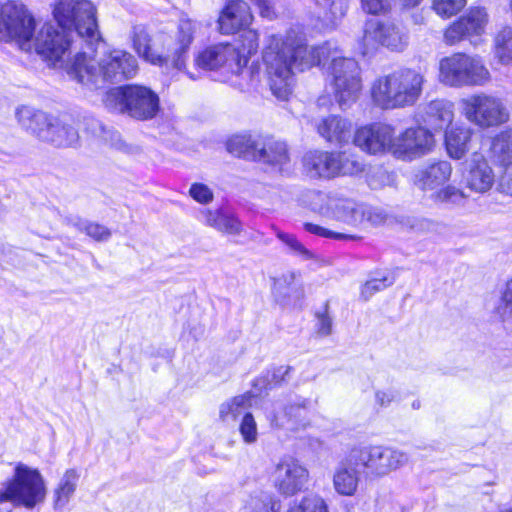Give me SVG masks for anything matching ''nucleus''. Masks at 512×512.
I'll list each match as a JSON object with an SVG mask.
<instances>
[{
  "label": "nucleus",
  "instance_id": "f257e3e1",
  "mask_svg": "<svg viewBox=\"0 0 512 512\" xmlns=\"http://www.w3.org/2000/svg\"><path fill=\"white\" fill-rule=\"evenodd\" d=\"M57 25L44 23L36 28L32 14L22 4L0 6V41H14L21 50H35L52 65L62 62L75 37L93 45L101 40L96 8L89 0H57L53 9Z\"/></svg>",
  "mask_w": 512,
  "mask_h": 512
},
{
  "label": "nucleus",
  "instance_id": "f03ea898",
  "mask_svg": "<svg viewBox=\"0 0 512 512\" xmlns=\"http://www.w3.org/2000/svg\"><path fill=\"white\" fill-rule=\"evenodd\" d=\"M331 60L329 71L334 93L340 106L355 102L361 91L360 67L353 58L343 57L336 46L325 43L308 47L292 32L269 34L264 38L262 62L273 95L288 100L296 72Z\"/></svg>",
  "mask_w": 512,
  "mask_h": 512
},
{
  "label": "nucleus",
  "instance_id": "7ed1b4c3",
  "mask_svg": "<svg viewBox=\"0 0 512 512\" xmlns=\"http://www.w3.org/2000/svg\"><path fill=\"white\" fill-rule=\"evenodd\" d=\"M102 39L93 45H86L91 53H77L67 65V73L84 85L101 87L108 82H119L136 74L137 61L128 52L120 49L103 52L98 56L94 45H100Z\"/></svg>",
  "mask_w": 512,
  "mask_h": 512
},
{
  "label": "nucleus",
  "instance_id": "20e7f679",
  "mask_svg": "<svg viewBox=\"0 0 512 512\" xmlns=\"http://www.w3.org/2000/svg\"><path fill=\"white\" fill-rule=\"evenodd\" d=\"M47 487L41 473L24 463H17L12 476L0 483V511L11 512L7 503L33 510L44 503Z\"/></svg>",
  "mask_w": 512,
  "mask_h": 512
},
{
  "label": "nucleus",
  "instance_id": "39448f33",
  "mask_svg": "<svg viewBox=\"0 0 512 512\" xmlns=\"http://www.w3.org/2000/svg\"><path fill=\"white\" fill-rule=\"evenodd\" d=\"M424 82L421 72L410 68L399 69L374 82L372 98L385 109L412 106L419 100Z\"/></svg>",
  "mask_w": 512,
  "mask_h": 512
},
{
  "label": "nucleus",
  "instance_id": "423d86ee",
  "mask_svg": "<svg viewBox=\"0 0 512 512\" xmlns=\"http://www.w3.org/2000/svg\"><path fill=\"white\" fill-rule=\"evenodd\" d=\"M490 78V72L479 56L454 53L439 63V79L450 87L484 86Z\"/></svg>",
  "mask_w": 512,
  "mask_h": 512
},
{
  "label": "nucleus",
  "instance_id": "0eeeda50",
  "mask_svg": "<svg viewBox=\"0 0 512 512\" xmlns=\"http://www.w3.org/2000/svg\"><path fill=\"white\" fill-rule=\"evenodd\" d=\"M351 464L360 466L369 478H382L405 466L409 457L397 448L380 445L354 447L349 452Z\"/></svg>",
  "mask_w": 512,
  "mask_h": 512
},
{
  "label": "nucleus",
  "instance_id": "6e6552de",
  "mask_svg": "<svg viewBox=\"0 0 512 512\" xmlns=\"http://www.w3.org/2000/svg\"><path fill=\"white\" fill-rule=\"evenodd\" d=\"M108 99L115 101L122 113L136 120H151L160 111L159 96L150 88L141 85L114 88L109 92Z\"/></svg>",
  "mask_w": 512,
  "mask_h": 512
},
{
  "label": "nucleus",
  "instance_id": "1a4fd4ad",
  "mask_svg": "<svg viewBox=\"0 0 512 512\" xmlns=\"http://www.w3.org/2000/svg\"><path fill=\"white\" fill-rule=\"evenodd\" d=\"M397 130H319L321 136L339 149L350 146V140L369 154L391 152L392 132Z\"/></svg>",
  "mask_w": 512,
  "mask_h": 512
},
{
  "label": "nucleus",
  "instance_id": "9d476101",
  "mask_svg": "<svg viewBox=\"0 0 512 512\" xmlns=\"http://www.w3.org/2000/svg\"><path fill=\"white\" fill-rule=\"evenodd\" d=\"M360 44L364 55L381 46L392 51H402L408 44V36L401 27L392 22L369 19L364 24Z\"/></svg>",
  "mask_w": 512,
  "mask_h": 512
},
{
  "label": "nucleus",
  "instance_id": "9b49d317",
  "mask_svg": "<svg viewBox=\"0 0 512 512\" xmlns=\"http://www.w3.org/2000/svg\"><path fill=\"white\" fill-rule=\"evenodd\" d=\"M464 110L466 118L481 127L499 126L509 119V113L502 101L485 93L467 99Z\"/></svg>",
  "mask_w": 512,
  "mask_h": 512
},
{
  "label": "nucleus",
  "instance_id": "f8f14e48",
  "mask_svg": "<svg viewBox=\"0 0 512 512\" xmlns=\"http://www.w3.org/2000/svg\"><path fill=\"white\" fill-rule=\"evenodd\" d=\"M327 210L335 220L354 227L378 225L385 219L380 210L349 198H330Z\"/></svg>",
  "mask_w": 512,
  "mask_h": 512
},
{
  "label": "nucleus",
  "instance_id": "ddd939ff",
  "mask_svg": "<svg viewBox=\"0 0 512 512\" xmlns=\"http://www.w3.org/2000/svg\"><path fill=\"white\" fill-rule=\"evenodd\" d=\"M309 478L306 466L290 455L280 458L272 472L273 485L284 496H293L303 491L308 485Z\"/></svg>",
  "mask_w": 512,
  "mask_h": 512
},
{
  "label": "nucleus",
  "instance_id": "4468645a",
  "mask_svg": "<svg viewBox=\"0 0 512 512\" xmlns=\"http://www.w3.org/2000/svg\"><path fill=\"white\" fill-rule=\"evenodd\" d=\"M195 65L203 70H220L238 75L245 67V59L233 44L220 43L212 45L200 52Z\"/></svg>",
  "mask_w": 512,
  "mask_h": 512
},
{
  "label": "nucleus",
  "instance_id": "2eb2a0df",
  "mask_svg": "<svg viewBox=\"0 0 512 512\" xmlns=\"http://www.w3.org/2000/svg\"><path fill=\"white\" fill-rule=\"evenodd\" d=\"M392 132L391 153L398 159L413 160L428 154L435 144L430 130H398Z\"/></svg>",
  "mask_w": 512,
  "mask_h": 512
},
{
  "label": "nucleus",
  "instance_id": "dca6fc26",
  "mask_svg": "<svg viewBox=\"0 0 512 512\" xmlns=\"http://www.w3.org/2000/svg\"><path fill=\"white\" fill-rule=\"evenodd\" d=\"M310 408L311 401L306 398L299 397L287 403L276 401L266 409V417L273 427L297 430L309 424L307 415Z\"/></svg>",
  "mask_w": 512,
  "mask_h": 512
},
{
  "label": "nucleus",
  "instance_id": "f3484780",
  "mask_svg": "<svg viewBox=\"0 0 512 512\" xmlns=\"http://www.w3.org/2000/svg\"><path fill=\"white\" fill-rule=\"evenodd\" d=\"M487 21V14L484 9L471 8L445 30L444 41L448 45H455L466 39L475 43L473 38L484 33Z\"/></svg>",
  "mask_w": 512,
  "mask_h": 512
},
{
  "label": "nucleus",
  "instance_id": "a211bd4d",
  "mask_svg": "<svg viewBox=\"0 0 512 512\" xmlns=\"http://www.w3.org/2000/svg\"><path fill=\"white\" fill-rule=\"evenodd\" d=\"M254 20L251 8L244 0H226L219 12L217 29L223 35H234L248 28Z\"/></svg>",
  "mask_w": 512,
  "mask_h": 512
},
{
  "label": "nucleus",
  "instance_id": "6ab92c4d",
  "mask_svg": "<svg viewBox=\"0 0 512 512\" xmlns=\"http://www.w3.org/2000/svg\"><path fill=\"white\" fill-rule=\"evenodd\" d=\"M491 152L502 169L500 191L512 196V130H503L493 139Z\"/></svg>",
  "mask_w": 512,
  "mask_h": 512
},
{
  "label": "nucleus",
  "instance_id": "aec40b11",
  "mask_svg": "<svg viewBox=\"0 0 512 512\" xmlns=\"http://www.w3.org/2000/svg\"><path fill=\"white\" fill-rule=\"evenodd\" d=\"M197 219L202 224L224 234L236 236L242 232V223L238 217L222 208L215 210L202 208L197 213Z\"/></svg>",
  "mask_w": 512,
  "mask_h": 512
},
{
  "label": "nucleus",
  "instance_id": "412c9836",
  "mask_svg": "<svg viewBox=\"0 0 512 512\" xmlns=\"http://www.w3.org/2000/svg\"><path fill=\"white\" fill-rule=\"evenodd\" d=\"M258 155L255 161L271 166L273 169L282 171L290 162V155L286 142L268 137L260 139L257 150Z\"/></svg>",
  "mask_w": 512,
  "mask_h": 512
},
{
  "label": "nucleus",
  "instance_id": "4be33fe9",
  "mask_svg": "<svg viewBox=\"0 0 512 512\" xmlns=\"http://www.w3.org/2000/svg\"><path fill=\"white\" fill-rule=\"evenodd\" d=\"M336 153L324 151H309L303 157V167L311 178L330 179L337 177Z\"/></svg>",
  "mask_w": 512,
  "mask_h": 512
},
{
  "label": "nucleus",
  "instance_id": "5701e85b",
  "mask_svg": "<svg viewBox=\"0 0 512 512\" xmlns=\"http://www.w3.org/2000/svg\"><path fill=\"white\" fill-rule=\"evenodd\" d=\"M452 165L449 161L439 160L428 163L415 173V184L422 190H434L445 184L451 177Z\"/></svg>",
  "mask_w": 512,
  "mask_h": 512
},
{
  "label": "nucleus",
  "instance_id": "b1692460",
  "mask_svg": "<svg viewBox=\"0 0 512 512\" xmlns=\"http://www.w3.org/2000/svg\"><path fill=\"white\" fill-rule=\"evenodd\" d=\"M466 180L468 187L479 193H484L493 186L495 182L494 172L482 154L473 153Z\"/></svg>",
  "mask_w": 512,
  "mask_h": 512
},
{
  "label": "nucleus",
  "instance_id": "393cba45",
  "mask_svg": "<svg viewBox=\"0 0 512 512\" xmlns=\"http://www.w3.org/2000/svg\"><path fill=\"white\" fill-rule=\"evenodd\" d=\"M360 472H362L361 467L351 464L348 454L345 461L341 462L335 470L333 476L335 491L343 496L354 495L357 491Z\"/></svg>",
  "mask_w": 512,
  "mask_h": 512
},
{
  "label": "nucleus",
  "instance_id": "a878e982",
  "mask_svg": "<svg viewBox=\"0 0 512 512\" xmlns=\"http://www.w3.org/2000/svg\"><path fill=\"white\" fill-rule=\"evenodd\" d=\"M420 117L431 128H449L454 118L453 104L445 100H434L424 108Z\"/></svg>",
  "mask_w": 512,
  "mask_h": 512
},
{
  "label": "nucleus",
  "instance_id": "bb28decb",
  "mask_svg": "<svg viewBox=\"0 0 512 512\" xmlns=\"http://www.w3.org/2000/svg\"><path fill=\"white\" fill-rule=\"evenodd\" d=\"M315 11L325 27L334 28L346 15L348 0H315Z\"/></svg>",
  "mask_w": 512,
  "mask_h": 512
},
{
  "label": "nucleus",
  "instance_id": "cd10ccee",
  "mask_svg": "<svg viewBox=\"0 0 512 512\" xmlns=\"http://www.w3.org/2000/svg\"><path fill=\"white\" fill-rule=\"evenodd\" d=\"M196 28L195 22L189 19H182L178 27L177 45L172 57V65L178 70L185 67L187 51L192 42L193 34Z\"/></svg>",
  "mask_w": 512,
  "mask_h": 512
},
{
  "label": "nucleus",
  "instance_id": "c85d7f7f",
  "mask_svg": "<svg viewBox=\"0 0 512 512\" xmlns=\"http://www.w3.org/2000/svg\"><path fill=\"white\" fill-rule=\"evenodd\" d=\"M473 143L472 130H445V145L448 155L453 159H461L471 149Z\"/></svg>",
  "mask_w": 512,
  "mask_h": 512
},
{
  "label": "nucleus",
  "instance_id": "c756f323",
  "mask_svg": "<svg viewBox=\"0 0 512 512\" xmlns=\"http://www.w3.org/2000/svg\"><path fill=\"white\" fill-rule=\"evenodd\" d=\"M79 477L76 469L66 470L53 493L55 510H62L69 503L76 491Z\"/></svg>",
  "mask_w": 512,
  "mask_h": 512
},
{
  "label": "nucleus",
  "instance_id": "7c9ffc66",
  "mask_svg": "<svg viewBox=\"0 0 512 512\" xmlns=\"http://www.w3.org/2000/svg\"><path fill=\"white\" fill-rule=\"evenodd\" d=\"M15 115L18 123L26 128H52L56 125V119L54 117L28 105L18 107Z\"/></svg>",
  "mask_w": 512,
  "mask_h": 512
},
{
  "label": "nucleus",
  "instance_id": "2f4dec72",
  "mask_svg": "<svg viewBox=\"0 0 512 512\" xmlns=\"http://www.w3.org/2000/svg\"><path fill=\"white\" fill-rule=\"evenodd\" d=\"M131 40L140 57L152 64H161L162 58L151 47V38L143 25L133 26Z\"/></svg>",
  "mask_w": 512,
  "mask_h": 512
},
{
  "label": "nucleus",
  "instance_id": "473e14b6",
  "mask_svg": "<svg viewBox=\"0 0 512 512\" xmlns=\"http://www.w3.org/2000/svg\"><path fill=\"white\" fill-rule=\"evenodd\" d=\"M40 141L57 148L76 147L79 143L78 130H33Z\"/></svg>",
  "mask_w": 512,
  "mask_h": 512
},
{
  "label": "nucleus",
  "instance_id": "72a5a7b5",
  "mask_svg": "<svg viewBox=\"0 0 512 512\" xmlns=\"http://www.w3.org/2000/svg\"><path fill=\"white\" fill-rule=\"evenodd\" d=\"M260 139H252L248 134H236L227 141V150L234 156L255 161Z\"/></svg>",
  "mask_w": 512,
  "mask_h": 512
},
{
  "label": "nucleus",
  "instance_id": "f704fd0d",
  "mask_svg": "<svg viewBox=\"0 0 512 512\" xmlns=\"http://www.w3.org/2000/svg\"><path fill=\"white\" fill-rule=\"evenodd\" d=\"M65 221L67 225L76 228L79 232L85 233L97 242L108 241L111 237V231L106 226L97 222L82 219L78 216L67 217Z\"/></svg>",
  "mask_w": 512,
  "mask_h": 512
},
{
  "label": "nucleus",
  "instance_id": "c9c22d12",
  "mask_svg": "<svg viewBox=\"0 0 512 512\" xmlns=\"http://www.w3.org/2000/svg\"><path fill=\"white\" fill-rule=\"evenodd\" d=\"M251 406V395H238L220 406L219 416L223 422L230 423L237 420L239 416L249 413Z\"/></svg>",
  "mask_w": 512,
  "mask_h": 512
},
{
  "label": "nucleus",
  "instance_id": "e433bc0d",
  "mask_svg": "<svg viewBox=\"0 0 512 512\" xmlns=\"http://www.w3.org/2000/svg\"><path fill=\"white\" fill-rule=\"evenodd\" d=\"M280 503L270 491H254L244 506L245 512H278Z\"/></svg>",
  "mask_w": 512,
  "mask_h": 512
},
{
  "label": "nucleus",
  "instance_id": "4c0bfd02",
  "mask_svg": "<svg viewBox=\"0 0 512 512\" xmlns=\"http://www.w3.org/2000/svg\"><path fill=\"white\" fill-rule=\"evenodd\" d=\"M494 55L501 64H512V28L501 29L494 37Z\"/></svg>",
  "mask_w": 512,
  "mask_h": 512
},
{
  "label": "nucleus",
  "instance_id": "58836bf2",
  "mask_svg": "<svg viewBox=\"0 0 512 512\" xmlns=\"http://www.w3.org/2000/svg\"><path fill=\"white\" fill-rule=\"evenodd\" d=\"M336 167L339 170L337 176L358 175L365 169L364 162L349 151H340L336 153Z\"/></svg>",
  "mask_w": 512,
  "mask_h": 512
},
{
  "label": "nucleus",
  "instance_id": "ea45409f",
  "mask_svg": "<svg viewBox=\"0 0 512 512\" xmlns=\"http://www.w3.org/2000/svg\"><path fill=\"white\" fill-rule=\"evenodd\" d=\"M241 34L237 40L238 46L235 48L237 52L244 57L245 66L248 63L249 58L255 54L259 47V33L255 29L248 28L242 29Z\"/></svg>",
  "mask_w": 512,
  "mask_h": 512
},
{
  "label": "nucleus",
  "instance_id": "a19ab883",
  "mask_svg": "<svg viewBox=\"0 0 512 512\" xmlns=\"http://www.w3.org/2000/svg\"><path fill=\"white\" fill-rule=\"evenodd\" d=\"M329 102L328 98L322 97L318 100L319 114L317 119L320 123H316L317 128H346L347 122L338 113L330 110H324L325 106Z\"/></svg>",
  "mask_w": 512,
  "mask_h": 512
},
{
  "label": "nucleus",
  "instance_id": "79ce46f5",
  "mask_svg": "<svg viewBox=\"0 0 512 512\" xmlns=\"http://www.w3.org/2000/svg\"><path fill=\"white\" fill-rule=\"evenodd\" d=\"M99 137L111 148L116 150L133 154L139 151V147L133 144H128L122 138L118 130H99Z\"/></svg>",
  "mask_w": 512,
  "mask_h": 512
},
{
  "label": "nucleus",
  "instance_id": "37998d69",
  "mask_svg": "<svg viewBox=\"0 0 512 512\" xmlns=\"http://www.w3.org/2000/svg\"><path fill=\"white\" fill-rule=\"evenodd\" d=\"M395 279L388 274H379L377 277L371 278L364 283L361 288V297L367 301L376 292L382 291L394 283Z\"/></svg>",
  "mask_w": 512,
  "mask_h": 512
},
{
  "label": "nucleus",
  "instance_id": "c03bdc74",
  "mask_svg": "<svg viewBox=\"0 0 512 512\" xmlns=\"http://www.w3.org/2000/svg\"><path fill=\"white\" fill-rule=\"evenodd\" d=\"M467 0H432V10L441 18L448 19L458 14Z\"/></svg>",
  "mask_w": 512,
  "mask_h": 512
},
{
  "label": "nucleus",
  "instance_id": "a18cd8bd",
  "mask_svg": "<svg viewBox=\"0 0 512 512\" xmlns=\"http://www.w3.org/2000/svg\"><path fill=\"white\" fill-rule=\"evenodd\" d=\"M289 512H328V507L320 496L308 495L294 503Z\"/></svg>",
  "mask_w": 512,
  "mask_h": 512
},
{
  "label": "nucleus",
  "instance_id": "49530a36",
  "mask_svg": "<svg viewBox=\"0 0 512 512\" xmlns=\"http://www.w3.org/2000/svg\"><path fill=\"white\" fill-rule=\"evenodd\" d=\"M435 201L452 204V205H461L464 203L466 195L460 189L455 186L447 185L446 187L438 190L434 195Z\"/></svg>",
  "mask_w": 512,
  "mask_h": 512
},
{
  "label": "nucleus",
  "instance_id": "de8ad7c7",
  "mask_svg": "<svg viewBox=\"0 0 512 512\" xmlns=\"http://www.w3.org/2000/svg\"><path fill=\"white\" fill-rule=\"evenodd\" d=\"M240 434L243 438V441L246 444H253L258 439V430L256 421L251 413H245L242 417L240 426H239Z\"/></svg>",
  "mask_w": 512,
  "mask_h": 512
},
{
  "label": "nucleus",
  "instance_id": "09e8293b",
  "mask_svg": "<svg viewBox=\"0 0 512 512\" xmlns=\"http://www.w3.org/2000/svg\"><path fill=\"white\" fill-rule=\"evenodd\" d=\"M303 227L307 232L312 233L317 236H320V237H324V238H330V239H335V240H356L357 239V237L354 235L335 232V231H332L330 229H327L325 227H322L320 225L313 224L310 222L304 223Z\"/></svg>",
  "mask_w": 512,
  "mask_h": 512
},
{
  "label": "nucleus",
  "instance_id": "8fccbe9b",
  "mask_svg": "<svg viewBox=\"0 0 512 512\" xmlns=\"http://www.w3.org/2000/svg\"><path fill=\"white\" fill-rule=\"evenodd\" d=\"M277 237L294 253L302 256L305 259H310L312 257L311 252L301 242H299L294 235L278 232Z\"/></svg>",
  "mask_w": 512,
  "mask_h": 512
},
{
  "label": "nucleus",
  "instance_id": "3c124183",
  "mask_svg": "<svg viewBox=\"0 0 512 512\" xmlns=\"http://www.w3.org/2000/svg\"><path fill=\"white\" fill-rule=\"evenodd\" d=\"M316 332L319 336L326 337L332 333L333 319L329 315L328 305L325 304L323 311L316 313Z\"/></svg>",
  "mask_w": 512,
  "mask_h": 512
},
{
  "label": "nucleus",
  "instance_id": "603ef678",
  "mask_svg": "<svg viewBox=\"0 0 512 512\" xmlns=\"http://www.w3.org/2000/svg\"><path fill=\"white\" fill-rule=\"evenodd\" d=\"M189 195L200 204H209L214 199L212 190L203 183H193Z\"/></svg>",
  "mask_w": 512,
  "mask_h": 512
},
{
  "label": "nucleus",
  "instance_id": "864d4df0",
  "mask_svg": "<svg viewBox=\"0 0 512 512\" xmlns=\"http://www.w3.org/2000/svg\"><path fill=\"white\" fill-rule=\"evenodd\" d=\"M362 9L369 14L384 13L389 9L388 0H360Z\"/></svg>",
  "mask_w": 512,
  "mask_h": 512
},
{
  "label": "nucleus",
  "instance_id": "5fc2aeb1",
  "mask_svg": "<svg viewBox=\"0 0 512 512\" xmlns=\"http://www.w3.org/2000/svg\"><path fill=\"white\" fill-rule=\"evenodd\" d=\"M501 302L503 306L498 307V312L501 317L512 312V279L507 282L506 288L503 292Z\"/></svg>",
  "mask_w": 512,
  "mask_h": 512
},
{
  "label": "nucleus",
  "instance_id": "6e6d98bb",
  "mask_svg": "<svg viewBox=\"0 0 512 512\" xmlns=\"http://www.w3.org/2000/svg\"><path fill=\"white\" fill-rule=\"evenodd\" d=\"M397 397V392L393 389L378 390L375 393V400L381 407H387Z\"/></svg>",
  "mask_w": 512,
  "mask_h": 512
},
{
  "label": "nucleus",
  "instance_id": "4d7b16f0",
  "mask_svg": "<svg viewBox=\"0 0 512 512\" xmlns=\"http://www.w3.org/2000/svg\"><path fill=\"white\" fill-rule=\"evenodd\" d=\"M259 9V14L263 18L272 20L275 16V9L269 0H251Z\"/></svg>",
  "mask_w": 512,
  "mask_h": 512
},
{
  "label": "nucleus",
  "instance_id": "13d9d810",
  "mask_svg": "<svg viewBox=\"0 0 512 512\" xmlns=\"http://www.w3.org/2000/svg\"><path fill=\"white\" fill-rule=\"evenodd\" d=\"M422 0H399V2L405 7H415L421 3Z\"/></svg>",
  "mask_w": 512,
  "mask_h": 512
},
{
  "label": "nucleus",
  "instance_id": "bf43d9fd",
  "mask_svg": "<svg viewBox=\"0 0 512 512\" xmlns=\"http://www.w3.org/2000/svg\"><path fill=\"white\" fill-rule=\"evenodd\" d=\"M425 225L427 226L428 229L435 231H437L439 228H443L441 225L430 221H425Z\"/></svg>",
  "mask_w": 512,
  "mask_h": 512
},
{
  "label": "nucleus",
  "instance_id": "052dcab7",
  "mask_svg": "<svg viewBox=\"0 0 512 512\" xmlns=\"http://www.w3.org/2000/svg\"><path fill=\"white\" fill-rule=\"evenodd\" d=\"M295 279L294 273H289L288 275H283V280L287 282V284H291Z\"/></svg>",
  "mask_w": 512,
  "mask_h": 512
},
{
  "label": "nucleus",
  "instance_id": "680f3d73",
  "mask_svg": "<svg viewBox=\"0 0 512 512\" xmlns=\"http://www.w3.org/2000/svg\"><path fill=\"white\" fill-rule=\"evenodd\" d=\"M289 369H290L289 367H286V368L281 367V368H279V369L277 370V373H280V374H282V375H285V374H287V373H288Z\"/></svg>",
  "mask_w": 512,
  "mask_h": 512
},
{
  "label": "nucleus",
  "instance_id": "e2e57ef3",
  "mask_svg": "<svg viewBox=\"0 0 512 512\" xmlns=\"http://www.w3.org/2000/svg\"><path fill=\"white\" fill-rule=\"evenodd\" d=\"M412 406H413V408L418 409L420 407V402L419 401H414Z\"/></svg>",
  "mask_w": 512,
  "mask_h": 512
},
{
  "label": "nucleus",
  "instance_id": "0e129e2a",
  "mask_svg": "<svg viewBox=\"0 0 512 512\" xmlns=\"http://www.w3.org/2000/svg\"><path fill=\"white\" fill-rule=\"evenodd\" d=\"M188 75H189V77H190L191 79H193V80H196V79H198V78H199V75H194V74L189 73V72H188Z\"/></svg>",
  "mask_w": 512,
  "mask_h": 512
},
{
  "label": "nucleus",
  "instance_id": "69168bd1",
  "mask_svg": "<svg viewBox=\"0 0 512 512\" xmlns=\"http://www.w3.org/2000/svg\"><path fill=\"white\" fill-rule=\"evenodd\" d=\"M501 512H512V507L505 508V509L501 510Z\"/></svg>",
  "mask_w": 512,
  "mask_h": 512
},
{
  "label": "nucleus",
  "instance_id": "338daca9",
  "mask_svg": "<svg viewBox=\"0 0 512 512\" xmlns=\"http://www.w3.org/2000/svg\"><path fill=\"white\" fill-rule=\"evenodd\" d=\"M363 128H369V129H372L374 128L372 125H369V126H364Z\"/></svg>",
  "mask_w": 512,
  "mask_h": 512
},
{
  "label": "nucleus",
  "instance_id": "774afa93",
  "mask_svg": "<svg viewBox=\"0 0 512 512\" xmlns=\"http://www.w3.org/2000/svg\"><path fill=\"white\" fill-rule=\"evenodd\" d=\"M280 281H281V279H277V280L275 281V285H276V284H280Z\"/></svg>",
  "mask_w": 512,
  "mask_h": 512
}]
</instances>
